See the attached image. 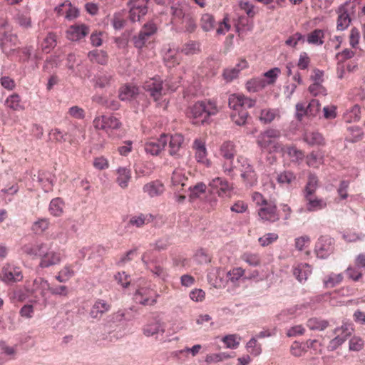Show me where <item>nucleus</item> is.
<instances>
[{"label":"nucleus","mask_w":365,"mask_h":365,"mask_svg":"<svg viewBox=\"0 0 365 365\" xmlns=\"http://www.w3.org/2000/svg\"><path fill=\"white\" fill-rule=\"evenodd\" d=\"M256 101L242 94H232L229 97L228 105L232 110L230 118L237 125H244L249 116L248 108L255 106Z\"/></svg>","instance_id":"f257e3e1"},{"label":"nucleus","mask_w":365,"mask_h":365,"mask_svg":"<svg viewBox=\"0 0 365 365\" xmlns=\"http://www.w3.org/2000/svg\"><path fill=\"white\" fill-rule=\"evenodd\" d=\"M219 112L217 103L214 100H205L196 102L190 108L189 117L193 124H202L208 121L210 116Z\"/></svg>","instance_id":"f03ea898"},{"label":"nucleus","mask_w":365,"mask_h":365,"mask_svg":"<svg viewBox=\"0 0 365 365\" xmlns=\"http://www.w3.org/2000/svg\"><path fill=\"white\" fill-rule=\"evenodd\" d=\"M26 252L38 256L40 258L38 266L43 269L57 265L62 261L61 253L58 250H51L44 243L36 245L26 249Z\"/></svg>","instance_id":"7ed1b4c3"},{"label":"nucleus","mask_w":365,"mask_h":365,"mask_svg":"<svg viewBox=\"0 0 365 365\" xmlns=\"http://www.w3.org/2000/svg\"><path fill=\"white\" fill-rule=\"evenodd\" d=\"M252 199L259 207L257 210L258 216L262 221L274 222L279 220V214L276 203L272 200H267L263 195L257 192L252 195Z\"/></svg>","instance_id":"20e7f679"},{"label":"nucleus","mask_w":365,"mask_h":365,"mask_svg":"<svg viewBox=\"0 0 365 365\" xmlns=\"http://www.w3.org/2000/svg\"><path fill=\"white\" fill-rule=\"evenodd\" d=\"M0 41L3 52L7 55L16 51L19 44L17 35L12 33V26L4 19H0Z\"/></svg>","instance_id":"39448f33"},{"label":"nucleus","mask_w":365,"mask_h":365,"mask_svg":"<svg viewBox=\"0 0 365 365\" xmlns=\"http://www.w3.org/2000/svg\"><path fill=\"white\" fill-rule=\"evenodd\" d=\"M280 135L281 133L279 130L270 128L259 135L257 143L262 149L267 150L269 153L279 152L282 145L277 139Z\"/></svg>","instance_id":"423d86ee"},{"label":"nucleus","mask_w":365,"mask_h":365,"mask_svg":"<svg viewBox=\"0 0 365 365\" xmlns=\"http://www.w3.org/2000/svg\"><path fill=\"white\" fill-rule=\"evenodd\" d=\"M23 278L21 268L14 263L6 262L0 269V280L6 284L18 283L22 281Z\"/></svg>","instance_id":"0eeeda50"},{"label":"nucleus","mask_w":365,"mask_h":365,"mask_svg":"<svg viewBox=\"0 0 365 365\" xmlns=\"http://www.w3.org/2000/svg\"><path fill=\"white\" fill-rule=\"evenodd\" d=\"M237 163L243 182L248 186L255 185L257 182V175L248 159L243 156H239Z\"/></svg>","instance_id":"6e6552de"},{"label":"nucleus","mask_w":365,"mask_h":365,"mask_svg":"<svg viewBox=\"0 0 365 365\" xmlns=\"http://www.w3.org/2000/svg\"><path fill=\"white\" fill-rule=\"evenodd\" d=\"M143 89L154 101L158 102L162 97L165 95V89L163 86V80L159 76H155L146 81L143 86Z\"/></svg>","instance_id":"1a4fd4ad"},{"label":"nucleus","mask_w":365,"mask_h":365,"mask_svg":"<svg viewBox=\"0 0 365 365\" xmlns=\"http://www.w3.org/2000/svg\"><path fill=\"white\" fill-rule=\"evenodd\" d=\"M338 14L336 28L339 31L346 29L351 21V16L354 14V6L346 1L341 4L336 10Z\"/></svg>","instance_id":"9d476101"},{"label":"nucleus","mask_w":365,"mask_h":365,"mask_svg":"<svg viewBox=\"0 0 365 365\" xmlns=\"http://www.w3.org/2000/svg\"><path fill=\"white\" fill-rule=\"evenodd\" d=\"M158 294L149 287H141L134 294L133 299L138 304L151 306L156 303Z\"/></svg>","instance_id":"9b49d317"},{"label":"nucleus","mask_w":365,"mask_h":365,"mask_svg":"<svg viewBox=\"0 0 365 365\" xmlns=\"http://www.w3.org/2000/svg\"><path fill=\"white\" fill-rule=\"evenodd\" d=\"M208 186L210 192L217 195L220 197H230L232 190V187L229 182L220 177L212 179Z\"/></svg>","instance_id":"f8f14e48"},{"label":"nucleus","mask_w":365,"mask_h":365,"mask_svg":"<svg viewBox=\"0 0 365 365\" xmlns=\"http://www.w3.org/2000/svg\"><path fill=\"white\" fill-rule=\"evenodd\" d=\"M93 124L96 129L103 130L107 133L118 129L121 125L120 120L113 115L96 116Z\"/></svg>","instance_id":"ddd939ff"},{"label":"nucleus","mask_w":365,"mask_h":365,"mask_svg":"<svg viewBox=\"0 0 365 365\" xmlns=\"http://www.w3.org/2000/svg\"><path fill=\"white\" fill-rule=\"evenodd\" d=\"M184 136L179 133L168 135V153L178 159L184 155Z\"/></svg>","instance_id":"4468645a"},{"label":"nucleus","mask_w":365,"mask_h":365,"mask_svg":"<svg viewBox=\"0 0 365 365\" xmlns=\"http://www.w3.org/2000/svg\"><path fill=\"white\" fill-rule=\"evenodd\" d=\"M168 141V135L162 134L159 138L149 139L145 143V150L152 155H158L164 149Z\"/></svg>","instance_id":"2eb2a0df"},{"label":"nucleus","mask_w":365,"mask_h":365,"mask_svg":"<svg viewBox=\"0 0 365 365\" xmlns=\"http://www.w3.org/2000/svg\"><path fill=\"white\" fill-rule=\"evenodd\" d=\"M90 32V27L85 24H75L70 26L66 32V38L72 41L84 38Z\"/></svg>","instance_id":"dca6fc26"},{"label":"nucleus","mask_w":365,"mask_h":365,"mask_svg":"<svg viewBox=\"0 0 365 365\" xmlns=\"http://www.w3.org/2000/svg\"><path fill=\"white\" fill-rule=\"evenodd\" d=\"M334 250V240L328 236H322L315 245V252L318 257L324 259Z\"/></svg>","instance_id":"f3484780"},{"label":"nucleus","mask_w":365,"mask_h":365,"mask_svg":"<svg viewBox=\"0 0 365 365\" xmlns=\"http://www.w3.org/2000/svg\"><path fill=\"white\" fill-rule=\"evenodd\" d=\"M54 11L58 16L64 15L68 21L73 20L79 16L78 9L68 0L56 6Z\"/></svg>","instance_id":"a211bd4d"},{"label":"nucleus","mask_w":365,"mask_h":365,"mask_svg":"<svg viewBox=\"0 0 365 365\" xmlns=\"http://www.w3.org/2000/svg\"><path fill=\"white\" fill-rule=\"evenodd\" d=\"M195 150V157L198 163L210 165V161L207 159V151L205 146V141L202 138H196L192 144Z\"/></svg>","instance_id":"6ab92c4d"},{"label":"nucleus","mask_w":365,"mask_h":365,"mask_svg":"<svg viewBox=\"0 0 365 365\" xmlns=\"http://www.w3.org/2000/svg\"><path fill=\"white\" fill-rule=\"evenodd\" d=\"M149 255L145 252L142 256V260L145 264L147 269L150 270L155 276L165 280L168 277L166 269L159 262L155 261H148Z\"/></svg>","instance_id":"aec40b11"},{"label":"nucleus","mask_w":365,"mask_h":365,"mask_svg":"<svg viewBox=\"0 0 365 365\" xmlns=\"http://www.w3.org/2000/svg\"><path fill=\"white\" fill-rule=\"evenodd\" d=\"M225 272L220 267H212L207 273L208 282L215 288L225 287V280L224 279Z\"/></svg>","instance_id":"412c9836"},{"label":"nucleus","mask_w":365,"mask_h":365,"mask_svg":"<svg viewBox=\"0 0 365 365\" xmlns=\"http://www.w3.org/2000/svg\"><path fill=\"white\" fill-rule=\"evenodd\" d=\"M156 31V26L153 24H148L144 26L142 30L133 39L136 48H142L149 38Z\"/></svg>","instance_id":"4be33fe9"},{"label":"nucleus","mask_w":365,"mask_h":365,"mask_svg":"<svg viewBox=\"0 0 365 365\" xmlns=\"http://www.w3.org/2000/svg\"><path fill=\"white\" fill-rule=\"evenodd\" d=\"M304 199L306 201V210L308 212H316L323 210L327 206L325 200L319 198L314 196V194L304 195Z\"/></svg>","instance_id":"5701e85b"},{"label":"nucleus","mask_w":365,"mask_h":365,"mask_svg":"<svg viewBox=\"0 0 365 365\" xmlns=\"http://www.w3.org/2000/svg\"><path fill=\"white\" fill-rule=\"evenodd\" d=\"M110 304L105 300L98 299L92 305L89 314L92 319H99L110 309Z\"/></svg>","instance_id":"b1692460"},{"label":"nucleus","mask_w":365,"mask_h":365,"mask_svg":"<svg viewBox=\"0 0 365 365\" xmlns=\"http://www.w3.org/2000/svg\"><path fill=\"white\" fill-rule=\"evenodd\" d=\"M27 289L32 293L39 292L40 294L45 297L47 291H50L51 285L49 282L41 277L36 278L33 282V287L30 288L29 283L26 285Z\"/></svg>","instance_id":"393cba45"},{"label":"nucleus","mask_w":365,"mask_h":365,"mask_svg":"<svg viewBox=\"0 0 365 365\" xmlns=\"http://www.w3.org/2000/svg\"><path fill=\"white\" fill-rule=\"evenodd\" d=\"M139 94V88L136 86L125 84L119 89L118 97L121 101H131Z\"/></svg>","instance_id":"a878e982"},{"label":"nucleus","mask_w":365,"mask_h":365,"mask_svg":"<svg viewBox=\"0 0 365 365\" xmlns=\"http://www.w3.org/2000/svg\"><path fill=\"white\" fill-rule=\"evenodd\" d=\"M187 6L184 2L173 4L170 7V14L173 21H181L186 17Z\"/></svg>","instance_id":"bb28decb"},{"label":"nucleus","mask_w":365,"mask_h":365,"mask_svg":"<svg viewBox=\"0 0 365 365\" xmlns=\"http://www.w3.org/2000/svg\"><path fill=\"white\" fill-rule=\"evenodd\" d=\"M293 274L300 282L307 281L312 274L311 266L307 263H300L293 267Z\"/></svg>","instance_id":"cd10ccee"},{"label":"nucleus","mask_w":365,"mask_h":365,"mask_svg":"<svg viewBox=\"0 0 365 365\" xmlns=\"http://www.w3.org/2000/svg\"><path fill=\"white\" fill-rule=\"evenodd\" d=\"M143 190L150 197H153L163 194L165 191V187L160 181L155 180L145 184Z\"/></svg>","instance_id":"c85d7f7f"},{"label":"nucleus","mask_w":365,"mask_h":365,"mask_svg":"<svg viewBox=\"0 0 365 365\" xmlns=\"http://www.w3.org/2000/svg\"><path fill=\"white\" fill-rule=\"evenodd\" d=\"M4 105L7 108L13 111H22L25 109L21 98L18 93L9 95L6 98Z\"/></svg>","instance_id":"c756f323"},{"label":"nucleus","mask_w":365,"mask_h":365,"mask_svg":"<svg viewBox=\"0 0 365 365\" xmlns=\"http://www.w3.org/2000/svg\"><path fill=\"white\" fill-rule=\"evenodd\" d=\"M187 178L185 175V170L181 168L174 170L171 177L172 186L176 190H180L185 185Z\"/></svg>","instance_id":"7c9ffc66"},{"label":"nucleus","mask_w":365,"mask_h":365,"mask_svg":"<svg viewBox=\"0 0 365 365\" xmlns=\"http://www.w3.org/2000/svg\"><path fill=\"white\" fill-rule=\"evenodd\" d=\"M16 23L23 29L32 28V20L29 10L19 11L15 16Z\"/></svg>","instance_id":"2f4dec72"},{"label":"nucleus","mask_w":365,"mask_h":365,"mask_svg":"<svg viewBox=\"0 0 365 365\" xmlns=\"http://www.w3.org/2000/svg\"><path fill=\"white\" fill-rule=\"evenodd\" d=\"M57 36L53 32H49L40 43L41 50L46 53H50L56 46Z\"/></svg>","instance_id":"473e14b6"},{"label":"nucleus","mask_w":365,"mask_h":365,"mask_svg":"<svg viewBox=\"0 0 365 365\" xmlns=\"http://www.w3.org/2000/svg\"><path fill=\"white\" fill-rule=\"evenodd\" d=\"M116 182L121 188H126L131 179V170L127 168H118L116 170Z\"/></svg>","instance_id":"72a5a7b5"},{"label":"nucleus","mask_w":365,"mask_h":365,"mask_svg":"<svg viewBox=\"0 0 365 365\" xmlns=\"http://www.w3.org/2000/svg\"><path fill=\"white\" fill-rule=\"evenodd\" d=\"M280 118V111L278 108H264L260 111L259 120L264 123H270L274 119Z\"/></svg>","instance_id":"f704fd0d"},{"label":"nucleus","mask_w":365,"mask_h":365,"mask_svg":"<svg viewBox=\"0 0 365 365\" xmlns=\"http://www.w3.org/2000/svg\"><path fill=\"white\" fill-rule=\"evenodd\" d=\"M143 331L146 336H152L159 333H164L165 329L163 323L154 321L145 325Z\"/></svg>","instance_id":"c9c22d12"},{"label":"nucleus","mask_w":365,"mask_h":365,"mask_svg":"<svg viewBox=\"0 0 365 365\" xmlns=\"http://www.w3.org/2000/svg\"><path fill=\"white\" fill-rule=\"evenodd\" d=\"M76 272L72 264H65L56 276V280L59 282H66L72 278Z\"/></svg>","instance_id":"e433bc0d"},{"label":"nucleus","mask_w":365,"mask_h":365,"mask_svg":"<svg viewBox=\"0 0 365 365\" xmlns=\"http://www.w3.org/2000/svg\"><path fill=\"white\" fill-rule=\"evenodd\" d=\"M284 155H287L292 161L299 162L304 158V153L294 146L282 147L280 150Z\"/></svg>","instance_id":"4c0bfd02"},{"label":"nucleus","mask_w":365,"mask_h":365,"mask_svg":"<svg viewBox=\"0 0 365 365\" xmlns=\"http://www.w3.org/2000/svg\"><path fill=\"white\" fill-rule=\"evenodd\" d=\"M180 51L186 56L197 54L201 51L200 43L196 41H188L182 46Z\"/></svg>","instance_id":"58836bf2"},{"label":"nucleus","mask_w":365,"mask_h":365,"mask_svg":"<svg viewBox=\"0 0 365 365\" xmlns=\"http://www.w3.org/2000/svg\"><path fill=\"white\" fill-rule=\"evenodd\" d=\"M64 202L60 197L53 199L48 207L50 214L54 217H60L63 213Z\"/></svg>","instance_id":"ea45409f"},{"label":"nucleus","mask_w":365,"mask_h":365,"mask_svg":"<svg viewBox=\"0 0 365 365\" xmlns=\"http://www.w3.org/2000/svg\"><path fill=\"white\" fill-rule=\"evenodd\" d=\"M89 60L93 63L104 65L108 61V54L103 50L95 49L88 53Z\"/></svg>","instance_id":"a19ab883"},{"label":"nucleus","mask_w":365,"mask_h":365,"mask_svg":"<svg viewBox=\"0 0 365 365\" xmlns=\"http://www.w3.org/2000/svg\"><path fill=\"white\" fill-rule=\"evenodd\" d=\"M235 153V146L231 141H225L220 147V155L225 159H234Z\"/></svg>","instance_id":"79ce46f5"},{"label":"nucleus","mask_w":365,"mask_h":365,"mask_svg":"<svg viewBox=\"0 0 365 365\" xmlns=\"http://www.w3.org/2000/svg\"><path fill=\"white\" fill-rule=\"evenodd\" d=\"M147 12V6H140L137 4H131V7L129 11L130 19L133 22L138 21L142 16H145Z\"/></svg>","instance_id":"37998d69"},{"label":"nucleus","mask_w":365,"mask_h":365,"mask_svg":"<svg viewBox=\"0 0 365 365\" xmlns=\"http://www.w3.org/2000/svg\"><path fill=\"white\" fill-rule=\"evenodd\" d=\"M354 331V324L351 322H344L343 324L336 327L334 330V334L336 336L344 338V341Z\"/></svg>","instance_id":"c03bdc74"},{"label":"nucleus","mask_w":365,"mask_h":365,"mask_svg":"<svg viewBox=\"0 0 365 365\" xmlns=\"http://www.w3.org/2000/svg\"><path fill=\"white\" fill-rule=\"evenodd\" d=\"M215 24V19L212 14L205 13L201 16L200 26L204 31L207 32L212 30Z\"/></svg>","instance_id":"a18cd8bd"},{"label":"nucleus","mask_w":365,"mask_h":365,"mask_svg":"<svg viewBox=\"0 0 365 365\" xmlns=\"http://www.w3.org/2000/svg\"><path fill=\"white\" fill-rule=\"evenodd\" d=\"M304 140L310 145H324V139L321 133L316 131H306Z\"/></svg>","instance_id":"49530a36"},{"label":"nucleus","mask_w":365,"mask_h":365,"mask_svg":"<svg viewBox=\"0 0 365 365\" xmlns=\"http://www.w3.org/2000/svg\"><path fill=\"white\" fill-rule=\"evenodd\" d=\"M240 259L252 267H257L261 264V257L257 253L245 252L240 256Z\"/></svg>","instance_id":"de8ad7c7"},{"label":"nucleus","mask_w":365,"mask_h":365,"mask_svg":"<svg viewBox=\"0 0 365 365\" xmlns=\"http://www.w3.org/2000/svg\"><path fill=\"white\" fill-rule=\"evenodd\" d=\"M324 32L322 29H315L307 35V42L311 44L322 45Z\"/></svg>","instance_id":"09e8293b"},{"label":"nucleus","mask_w":365,"mask_h":365,"mask_svg":"<svg viewBox=\"0 0 365 365\" xmlns=\"http://www.w3.org/2000/svg\"><path fill=\"white\" fill-rule=\"evenodd\" d=\"M266 87L264 78H257L248 81L246 83V88L249 92H257Z\"/></svg>","instance_id":"8fccbe9b"},{"label":"nucleus","mask_w":365,"mask_h":365,"mask_svg":"<svg viewBox=\"0 0 365 365\" xmlns=\"http://www.w3.org/2000/svg\"><path fill=\"white\" fill-rule=\"evenodd\" d=\"M319 186V180L316 175L310 173L304 189V195L314 194Z\"/></svg>","instance_id":"3c124183"},{"label":"nucleus","mask_w":365,"mask_h":365,"mask_svg":"<svg viewBox=\"0 0 365 365\" xmlns=\"http://www.w3.org/2000/svg\"><path fill=\"white\" fill-rule=\"evenodd\" d=\"M342 274L331 273L324 279V284L327 288H332L343 281Z\"/></svg>","instance_id":"603ef678"},{"label":"nucleus","mask_w":365,"mask_h":365,"mask_svg":"<svg viewBox=\"0 0 365 365\" xmlns=\"http://www.w3.org/2000/svg\"><path fill=\"white\" fill-rule=\"evenodd\" d=\"M361 118V108L355 105L350 108L344 115V119L347 123L359 120Z\"/></svg>","instance_id":"864d4df0"},{"label":"nucleus","mask_w":365,"mask_h":365,"mask_svg":"<svg viewBox=\"0 0 365 365\" xmlns=\"http://www.w3.org/2000/svg\"><path fill=\"white\" fill-rule=\"evenodd\" d=\"M307 325L310 329L322 331L329 326V322L327 320L314 317L309 319Z\"/></svg>","instance_id":"5fc2aeb1"},{"label":"nucleus","mask_w":365,"mask_h":365,"mask_svg":"<svg viewBox=\"0 0 365 365\" xmlns=\"http://www.w3.org/2000/svg\"><path fill=\"white\" fill-rule=\"evenodd\" d=\"M50 222L47 218H41L34 222L31 230L35 234L40 235L47 230L49 227Z\"/></svg>","instance_id":"6e6d98bb"},{"label":"nucleus","mask_w":365,"mask_h":365,"mask_svg":"<svg viewBox=\"0 0 365 365\" xmlns=\"http://www.w3.org/2000/svg\"><path fill=\"white\" fill-rule=\"evenodd\" d=\"M222 341L225 343L227 348L235 349L240 345L241 337L237 334H228L225 336Z\"/></svg>","instance_id":"4d7b16f0"},{"label":"nucleus","mask_w":365,"mask_h":365,"mask_svg":"<svg viewBox=\"0 0 365 365\" xmlns=\"http://www.w3.org/2000/svg\"><path fill=\"white\" fill-rule=\"evenodd\" d=\"M245 269L242 267H234L227 273V277L229 281L233 284H236L242 277L245 276Z\"/></svg>","instance_id":"13d9d810"},{"label":"nucleus","mask_w":365,"mask_h":365,"mask_svg":"<svg viewBox=\"0 0 365 365\" xmlns=\"http://www.w3.org/2000/svg\"><path fill=\"white\" fill-rule=\"evenodd\" d=\"M125 14L123 11L116 12L111 18V24L116 30L121 29L125 24Z\"/></svg>","instance_id":"bf43d9fd"},{"label":"nucleus","mask_w":365,"mask_h":365,"mask_svg":"<svg viewBox=\"0 0 365 365\" xmlns=\"http://www.w3.org/2000/svg\"><path fill=\"white\" fill-rule=\"evenodd\" d=\"M246 348L248 351L254 356H257L262 353V346L259 343L257 342V338L252 337L246 344Z\"/></svg>","instance_id":"052dcab7"},{"label":"nucleus","mask_w":365,"mask_h":365,"mask_svg":"<svg viewBox=\"0 0 365 365\" xmlns=\"http://www.w3.org/2000/svg\"><path fill=\"white\" fill-rule=\"evenodd\" d=\"M280 73L281 71L279 68H272L264 73L262 78H264L266 86L268 85L274 84Z\"/></svg>","instance_id":"680f3d73"},{"label":"nucleus","mask_w":365,"mask_h":365,"mask_svg":"<svg viewBox=\"0 0 365 365\" xmlns=\"http://www.w3.org/2000/svg\"><path fill=\"white\" fill-rule=\"evenodd\" d=\"M364 346V340L359 336H352L349 341V349L352 351H360Z\"/></svg>","instance_id":"e2e57ef3"},{"label":"nucleus","mask_w":365,"mask_h":365,"mask_svg":"<svg viewBox=\"0 0 365 365\" xmlns=\"http://www.w3.org/2000/svg\"><path fill=\"white\" fill-rule=\"evenodd\" d=\"M207 186L203 182H198L193 187H190V198L192 200L199 197L202 194L206 191Z\"/></svg>","instance_id":"0e129e2a"},{"label":"nucleus","mask_w":365,"mask_h":365,"mask_svg":"<svg viewBox=\"0 0 365 365\" xmlns=\"http://www.w3.org/2000/svg\"><path fill=\"white\" fill-rule=\"evenodd\" d=\"M180 22L184 24L185 31L189 33L194 32L197 28L195 19L191 14H187Z\"/></svg>","instance_id":"69168bd1"},{"label":"nucleus","mask_w":365,"mask_h":365,"mask_svg":"<svg viewBox=\"0 0 365 365\" xmlns=\"http://www.w3.org/2000/svg\"><path fill=\"white\" fill-rule=\"evenodd\" d=\"M296 180V176L292 171H284L280 173L277 178V180L280 184L289 185Z\"/></svg>","instance_id":"338daca9"},{"label":"nucleus","mask_w":365,"mask_h":365,"mask_svg":"<svg viewBox=\"0 0 365 365\" xmlns=\"http://www.w3.org/2000/svg\"><path fill=\"white\" fill-rule=\"evenodd\" d=\"M322 163V156L317 153L312 152L307 157V164L309 167L319 168Z\"/></svg>","instance_id":"774afa93"}]
</instances>
